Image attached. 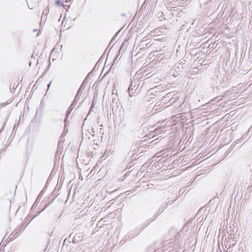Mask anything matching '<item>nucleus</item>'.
I'll return each instance as SVG.
<instances>
[{
    "label": "nucleus",
    "mask_w": 252,
    "mask_h": 252,
    "mask_svg": "<svg viewBox=\"0 0 252 252\" xmlns=\"http://www.w3.org/2000/svg\"><path fill=\"white\" fill-rule=\"evenodd\" d=\"M157 95L158 88L156 86L149 90L146 96L148 101H152V103L151 104V107H153L154 114L156 113L158 110L157 108H156V103L155 105H153V103L156 102L158 99Z\"/></svg>",
    "instance_id": "nucleus-1"
},
{
    "label": "nucleus",
    "mask_w": 252,
    "mask_h": 252,
    "mask_svg": "<svg viewBox=\"0 0 252 252\" xmlns=\"http://www.w3.org/2000/svg\"><path fill=\"white\" fill-rule=\"evenodd\" d=\"M112 102L111 103L110 106L113 110L115 107H118L119 98L117 95L112 94Z\"/></svg>",
    "instance_id": "nucleus-2"
},
{
    "label": "nucleus",
    "mask_w": 252,
    "mask_h": 252,
    "mask_svg": "<svg viewBox=\"0 0 252 252\" xmlns=\"http://www.w3.org/2000/svg\"><path fill=\"white\" fill-rule=\"evenodd\" d=\"M135 87V86H134L133 87L132 84L131 83V84H130V86L129 87L128 90L129 95L130 96H131V91H132V90H133Z\"/></svg>",
    "instance_id": "nucleus-3"
},
{
    "label": "nucleus",
    "mask_w": 252,
    "mask_h": 252,
    "mask_svg": "<svg viewBox=\"0 0 252 252\" xmlns=\"http://www.w3.org/2000/svg\"><path fill=\"white\" fill-rule=\"evenodd\" d=\"M71 110H67V112H66V116H65V119H64V125L66 126V121H67V119L68 118V115L70 114V113H71Z\"/></svg>",
    "instance_id": "nucleus-4"
},
{
    "label": "nucleus",
    "mask_w": 252,
    "mask_h": 252,
    "mask_svg": "<svg viewBox=\"0 0 252 252\" xmlns=\"http://www.w3.org/2000/svg\"><path fill=\"white\" fill-rule=\"evenodd\" d=\"M56 4L57 5H58L59 6H61L63 5V3L61 1H60V0H57L56 2Z\"/></svg>",
    "instance_id": "nucleus-5"
},
{
    "label": "nucleus",
    "mask_w": 252,
    "mask_h": 252,
    "mask_svg": "<svg viewBox=\"0 0 252 252\" xmlns=\"http://www.w3.org/2000/svg\"><path fill=\"white\" fill-rule=\"evenodd\" d=\"M5 203L7 204V207L9 209L11 206V201L9 199H7L5 200Z\"/></svg>",
    "instance_id": "nucleus-6"
},
{
    "label": "nucleus",
    "mask_w": 252,
    "mask_h": 252,
    "mask_svg": "<svg viewBox=\"0 0 252 252\" xmlns=\"http://www.w3.org/2000/svg\"><path fill=\"white\" fill-rule=\"evenodd\" d=\"M48 12V10H47V9L45 10V11H44L43 12V14H42V17H43V15H46L47 14V13Z\"/></svg>",
    "instance_id": "nucleus-7"
},
{
    "label": "nucleus",
    "mask_w": 252,
    "mask_h": 252,
    "mask_svg": "<svg viewBox=\"0 0 252 252\" xmlns=\"http://www.w3.org/2000/svg\"><path fill=\"white\" fill-rule=\"evenodd\" d=\"M68 110H71V111L72 110V109H73L72 105H71L69 107V108H68Z\"/></svg>",
    "instance_id": "nucleus-8"
},
{
    "label": "nucleus",
    "mask_w": 252,
    "mask_h": 252,
    "mask_svg": "<svg viewBox=\"0 0 252 252\" xmlns=\"http://www.w3.org/2000/svg\"><path fill=\"white\" fill-rule=\"evenodd\" d=\"M92 135L94 136V135H95V131H94V129H92Z\"/></svg>",
    "instance_id": "nucleus-9"
},
{
    "label": "nucleus",
    "mask_w": 252,
    "mask_h": 252,
    "mask_svg": "<svg viewBox=\"0 0 252 252\" xmlns=\"http://www.w3.org/2000/svg\"><path fill=\"white\" fill-rule=\"evenodd\" d=\"M51 83H52V82H50L49 83V84L48 85L47 87H48V89L50 88L51 85Z\"/></svg>",
    "instance_id": "nucleus-10"
},
{
    "label": "nucleus",
    "mask_w": 252,
    "mask_h": 252,
    "mask_svg": "<svg viewBox=\"0 0 252 252\" xmlns=\"http://www.w3.org/2000/svg\"><path fill=\"white\" fill-rule=\"evenodd\" d=\"M102 131H104V130H102V128H100V133H102V134H103V132Z\"/></svg>",
    "instance_id": "nucleus-11"
},
{
    "label": "nucleus",
    "mask_w": 252,
    "mask_h": 252,
    "mask_svg": "<svg viewBox=\"0 0 252 252\" xmlns=\"http://www.w3.org/2000/svg\"><path fill=\"white\" fill-rule=\"evenodd\" d=\"M102 131H104V130H102V128H100V133H102V134H103V132Z\"/></svg>",
    "instance_id": "nucleus-12"
},
{
    "label": "nucleus",
    "mask_w": 252,
    "mask_h": 252,
    "mask_svg": "<svg viewBox=\"0 0 252 252\" xmlns=\"http://www.w3.org/2000/svg\"><path fill=\"white\" fill-rule=\"evenodd\" d=\"M69 1H70V0H66V2H69Z\"/></svg>",
    "instance_id": "nucleus-13"
}]
</instances>
